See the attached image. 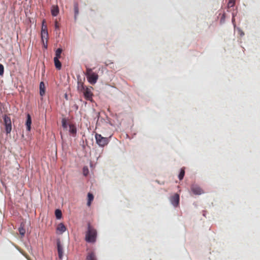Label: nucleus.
I'll return each mask as SVG.
<instances>
[{
    "mask_svg": "<svg viewBox=\"0 0 260 260\" xmlns=\"http://www.w3.org/2000/svg\"><path fill=\"white\" fill-rule=\"evenodd\" d=\"M235 0H229L228 6L229 7H232L234 6Z\"/></svg>",
    "mask_w": 260,
    "mask_h": 260,
    "instance_id": "25",
    "label": "nucleus"
},
{
    "mask_svg": "<svg viewBox=\"0 0 260 260\" xmlns=\"http://www.w3.org/2000/svg\"><path fill=\"white\" fill-rule=\"evenodd\" d=\"M179 195L175 193L170 198V201L174 207H177L179 204Z\"/></svg>",
    "mask_w": 260,
    "mask_h": 260,
    "instance_id": "7",
    "label": "nucleus"
},
{
    "mask_svg": "<svg viewBox=\"0 0 260 260\" xmlns=\"http://www.w3.org/2000/svg\"><path fill=\"white\" fill-rule=\"evenodd\" d=\"M62 126L64 128H67V120L65 118H63L61 121Z\"/></svg>",
    "mask_w": 260,
    "mask_h": 260,
    "instance_id": "24",
    "label": "nucleus"
},
{
    "mask_svg": "<svg viewBox=\"0 0 260 260\" xmlns=\"http://www.w3.org/2000/svg\"><path fill=\"white\" fill-rule=\"evenodd\" d=\"M19 232L20 234L22 236H24L25 233V229L23 227H22V226L20 227L19 228Z\"/></svg>",
    "mask_w": 260,
    "mask_h": 260,
    "instance_id": "22",
    "label": "nucleus"
},
{
    "mask_svg": "<svg viewBox=\"0 0 260 260\" xmlns=\"http://www.w3.org/2000/svg\"><path fill=\"white\" fill-rule=\"evenodd\" d=\"M3 119L6 133L7 134H10L12 130V122L11 118L8 115H5L3 116Z\"/></svg>",
    "mask_w": 260,
    "mask_h": 260,
    "instance_id": "5",
    "label": "nucleus"
},
{
    "mask_svg": "<svg viewBox=\"0 0 260 260\" xmlns=\"http://www.w3.org/2000/svg\"><path fill=\"white\" fill-rule=\"evenodd\" d=\"M86 260H97L95 254L93 252H89L86 256Z\"/></svg>",
    "mask_w": 260,
    "mask_h": 260,
    "instance_id": "13",
    "label": "nucleus"
},
{
    "mask_svg": "<svg viewBox=\"0 0 260 260\" xmlns=\"http://www.w3.org/2000/svg\"><path fill=\"white\" fill-rule=\"evenodd\" d=\"M55 27L56 28H58L59 27V26H58V24L57 21L55 22Z\"/></svg>",
    "mask_w": 260,
    "mask_h": 260,
    "instance_id": "27",
    "label": "nucleus"
},
{
    "mask_svg": "<svg viewBox=\"0 0 260 260\" xmlns=\"http://www.w3.org/2000/svg\"><path fill=\"white\" fill-rule=\"evenodd\" d=\"M54 65L55 66V68L57 70H60L61 68V63L59 60V59L57 58V57L54 58Z\"/></svg>",
    "mask_w": 260,
    "mask_h": 260,
    "instance_id": "16",
    "label": "nucleus"
},
{
    "mask_svg": "<svg viewBox=\"0 0 260 260\" xmlns=\"http://www.w3.org/2000/svg\"><path fill=\"white\" fill-rule=\"evenodd\" d=\"M62 52V49L61 48H58L55 52V56L57 58L59 59L61 57V54Z\"/></svg>",
    "mask_w": 260,
    "mask_h": 260,
    "instance_id": "19",
    "label": "nucleus"
},
{
    "mask_svg": "<svg viewBox=\"0 0 260 260\" xmlns=\"http://www.w3.org/2000/svg\"><path fill=\"white\" fill-rule=\"evenodd\" d=\"M190 189L193 193L196 195H200L204 192L203 190L197 184H192Z\"/></svg>",
    "mask_w": 260,
    "mask_h": 260,
    "instance_id": "6",
    "label": "nucleus"
},
{
    "mask_svg": "<svg viewBox=\"0 0 260 260\" xmlns=\"http://www.w3.org/2000/svg\"><path fill=\"white\" fill-rule=\"evenodd\" d=\"M93 196L92 194L90 193H88V202H87V206H90V204H91V201H93Z\"/></svg>",
    "mask_w": 260,
    "mask_h": 260,
    "instance_id": "17",
    "label": "nucleus"
},
{
    "mask_svg": "<svg viewBox=\"0 0 260 260\" xmlns=\"http://www.w3.org/2000/svg\"><path fill=\"white\" fill-rule=\"evenodd\" d=\"M57 245L58 257L61 259L63 256V248L59 241L57 242Z\"/></svg>",
    "mask_w": 260,
    "mask_h": 260,
    "instance_id": "8",
    "label": "nucleus"
},
{
    "mask_svg": "<svg viewBox=\"0 0 260 260\" xmlns=\"http://www.w3.org/2000/svg\"><path fill=\"white\" fill-rule=\"evenodd\" d=\"M55 215L57 219H60L62 217V212L60 210L56 209L55 211Z\"/></svg>",
    "mask_w": 260,
    "mask_h": 260,
    "instance_id": "18",
    "label": "nucleus"
},
{
    "mask_svg": "<svg viewBox=\"0 0 260 260\" xmlns=\"http://www.w3.org/2000/svg\"><path fill=\"white\" fill-rule=\"evenodd\" d=\"M74 11L75 16L77 15L79 13V9L77 4L74 5Z\"/></svg>",
    "mask_w": 260,
    "mask_h": 260,
    "instance_id": "23",
    "label": "nucleus"
},
{
    "mask_svg": "<svg viewBox=\"0 0 260 260\" xmlns=\"http://www.w3.org/2000/svg\"><path fill=\"white\" fill-rule=\"evenodd\" d=\"M84 94L85 98L87 100H89L92 96V93H91L90 90L88 88L86 89L84 92Z\"/></svg>",
    "mask_w": 260,
    "mask_h": 260,
    "instance_id": "14",
    "label": "nucleus"
},
{
    "mask_svg": "<svg viewBox=\"0 0 260 260\" xmlns=\"http://www.w3.org/2000/svg\"><path fill=\"white\" fill-rule=\"evenodd\" d=\"M66 227L62 223L58 224L56 229L57 232L59 234H62L64 232L66 231Z\"/></svg>",
    "mask_w": 260,
    "mask_h": 260,
    "instance_id": "10",
    "label": "nucleus"
},
{
    "mask_svg": "<svg viewBox=\"0 0 260 260\" xmlns=\"http://www.w3.org/2000/svg\"><path fill=\"white\" fill-rule=\"evenodd\" d=\"M40 94L43 96L45 94V86L43 82H41L40 84Z\"/></svg>",
    "mask_w": 260,
    "mask_h": 260,
    "instance_id": "12",
    "label": "nucleus"
},
{
    "mask_svg": "<svg viewBox=\"0 0 260 260\" xmlns=\"http://www.w3.org/2000/svg\"><path fill=\"white\" fill-rule=\"evenodd\" d=\"M69 132L73 136L76 135L77 133V129L76 126L73 124H70L69 125Z\"/></svg>",
    "mask_w": 260,
    "mask_h": 260,
    "instance_id": "11",
    "label": "nucleus"
},
{
    "mask_svg": "<svg viewBox=\"0 0 260 260\" xmlns=\"http://www.w3.org/2000/svg\"><path fill=\"white\" fill-rule=\"evenodd\" d=\"M48 39V33L47 26L46 24V21L44 19L42 23L41 27V40L44 44L45 48H47V42Z\"/></svg>",
    "mask_w": 260,
    "mask_h": 260,
    "instance_id": "3",
    "label": "nucleus"
},
{
    "mask_svg": "<svg viewBox=\"0 0 260 260\" xmlns=\"http://www.w3.org/2000/svg\"><path fill=\"white\" fill-rule=\"evenodd\" d=\"M4 73V67L2 64H0V75L3 76Z\"/></svg>",
    "mask_w": 260,
    "mask_h": 260,
    "instance_id": "26",
    "label": "nucleus"
},
{
    "mask_svg": "<svg viewBox=\"0 0 260 260\" xmlns=\"http://www.w3.org/2000/svg\"><path fill=\"white\" fill-rule=\"evenodd\" d=\"M58 13L59 9L58 6H53L51 9V14L52 15V16H56L58 15Z\"/></svg>",
    "mask_w": 260,
    "mask_h": 260,
    "instance_id": "15",
    "label": "nucleus"
},
{
    "mask_svg": "<svg viewBox=\"0 0 260 260\" xmlns=\"http://www.w3.org/2000/svg\"><path fill=\"white\" fill-rule=\"evenodd\" d=\"M95 138L96 143L101 147L107 145L109 143L108 138L103 137L101 134H96Z\"/></svg>",
    "mask_w": 260,
    "mask_h": 260,
    "instance_id": "4",
    "label": "nucleus"
},
{
    "mask_svg": "<svg viewBox=\"0 0 260 260\" xmlns=\"http://www.w3.org/2000/svg\"><path fill=\"white\" fill-rule=\"evenodd\" d=\"M85 75L88 81L92 85L95 84L99 78L98 75L92 72V69L86 68Z\"/></svg>",
    "mask_w": 260,
    "mask_h": 260,
    "instance_id": "2",
    "label": "nucleus"
},
{
    "mask_svg": "<svg viewBox=\"0 0 260 260\" xmlns=\"http://www.w3.org/2000/svg\"><path fill=\"white\" fill-rule=\"evenodd\" d=\"M184 174H185V171H184V169L182 168L181 171H180V172L178 175V178L180 180H182L183 177H184Z\"/></svg>",
    "mask_w": 260,
    "mask_h": 260,
    "instance_id": "20",
    "label": "nucleus"
},
{
    "mask_svg": "<svg viewBox=\"0 0 260 260\" xmlns=\"http://www.w3.org/2000/svg\"><path fill=\"white\" fill-rule=\"evenodd\" d=\"M96 230L89 223L85 234V241L88 243H94L96 241Z\"/></svg>",
    "mask_w": 260,
    "mask_h": 260,
    "instance_id": "1",
    "label": "nucleus"
},
{
    "mask_svg": "<svg viewBox=\"0 0 260 260\" xmlns=\"http://www.w3.org/2000/svg\"><path fill=\"white\" fill-rule=\"evenodd\" d=\"M31 116L29 114H27V119L26 121V129L28 131H30L31 129Z\"/></svg>",
    "mask_w": 260,
    "mask_h": 260,
    "instance_id": "9",
    "label": "nucleus"
},
{
    "mask_svg": "<svg viewBox=\"0 0 260 260\" xmlns=\"http://www.w3.org/2000/svg\"><path fill=\"white\" fill-rule=\"evenodd\" d=\"M88 173H89V170H88V167L86 166L84 167L83 168V174L84 176H87Z\"/></svg>",
    "mask_w": 260,
    "mask_h": 260,
    "instance_id": "21",
    "label": "nucleus"
}]
</instances>
